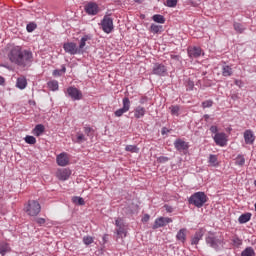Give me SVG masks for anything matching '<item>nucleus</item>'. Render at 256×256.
I'll return each instance as SVG.
<instances>
[{
	"mask_svg": "<svg viewBox=\"0 0 256 256\" xmlns=\"http://www.w3.org/2000/svg\"><path fill=\"white\" fill-rule=\"evenodd\" d=\"M254 185H255V187H256V180L254 181Z\"/></svg>",
	"mask_w": 256,
	"mask_h": 256,
	"instance_id": "774afa93",
	"label": "nucleus"
},
{
	"mask_svg": "<svg viewBox=\"0 0 256 256\" xmlns=\"http://www.w3.org/2000/svg\"><path fill=\"white\" fill-rule=\"evenodd\" d=\"M222 75L223 77H231L233 75V68L229 65L222 66Z\"/></svg>",
	"mask_w": 256,
	"mask_h": 256,
	"instance_id": "a878e982",
	"label": "nucleus"
},
{
	"mask_svg": "<svg viewBox=\"0 0 256 256\" xmlns=\"http://www.w3.org/2000/svg\"><path fill=\"white\" fill-rule=\"evenodd\" d=\"M83 243H84V245H91V243H93V237L85 236L83 238Z\"/></svg>",
	"mask_w": 256,
	"mask_h": 256,
	"instance_id": "a18cd8bd",
	"label": "nucleus"
},
{
	"mask_svg": "<svg viewBox=\"0 0 256 256\" xmlns=\"http://www.w3.org/2000/svg\"><path fill=\"white\" fill-rule=\"evenodd\" d=\"M244 141L246 145H253V143H255V134H253V130L244 131Z\"/></svg>",
	"mask_w": 256,
	"mask_h": 256,
	"instance_id": "f3484780",
	"label": "nucleus"
},
{
	"mask_svg": "<svg viewBox=\"0 0 256 256\" xmlns=\"http://www.w3.org/2000/svg\"><path fill=\"white\" fill-rule=\"evenodd\" d=\"M72 203H74V205H85V200L79 196H73Z\"/></svg>",
	"mask_w": 256,
	"mask_h": 256,
	"instance_id": "473e14b6",
	"label": "nucleus"
},
{
	"mask_svg": "<svg viewBox=\"0 0 256 256\" xmlns=\"http://www.w3.org/2000/svg\"><path fill=\"white\" fill-rule=\"evenodd\" d=\"M241 256H255V250L253 247H247L242 251Z\"/></svg>",
	"mask_w": 256,
	"mask_h": 256,
	"instance_id": "7c9ffc66",
	"label": "nucleus"
},
{
	"mask_svg": "<svg viewBox=\"0 0 256 256\" xmlns=\"http://www.w3.org/2000/svg\"><path fill=\"white\" fill-rule=\"evenodd\" d=\"M207 194L205 192H195L190 196L188 199V203L190 205H194V207H197L198 209H201L203 205L208 201Z\"/></svg>",
	"mask_w": 256,
	"mask_h": 256,
	"instance_id": "f03ea898",
	"label": "nucleus"
},
{
	"mask_svg": "<svg viewBox=\"0 0 256 256\" xmlns=\"http://www.w3.org/2000/svg\"><path fill=\"white\" fill-rule=\"evenodd\" d=\"M170 111L172 115H178L179 114V106H170Z\"/></svg>",
	"mask_w": 256,
	"mask_h": 256,
	"instance_id": "de8ad7c7",
	"label": "nucleus"
},
{
	"mask_svg": "<svg viewBox=\"0 0 256 256\" xmlns=\"http://www.w3.org/2000/svg\"><path fill=\"white\" fill-rule=\"evenodd\" d=\"M167 133H171V130L167 127H163L161 130V135H167Z\"/></svg>",
	"mask_w": 256,
	"mask_h": 256,
	"instance_id": "5fc2aeb1",
	"label": "nucleus"
},
{
	"mask_svg": "<svg viewBox=\"0 0 256 256\" xmlns=\"http://www.w3.org/2000/svg\"><path fill=\"white\" fill-rule=\"evenodd\" d=\"M115 225L116 227L121 228V227H125V220H123V218H117L115 220Z\"/></svg>",
	"mask_w": 256,
	"mask_h": 256,
	"instance_id": "79ce46f5",
	"label": "nucleus"
},
{
	"mask_svg": "<svg viewBox=\"0 0 256 256\" xmlns=\"http://www.w3.org/2000/svg\"><path fill=\"white\" fill-rule=\"evenodd\" d=\"M45 133V126L43 124H37L35 128L33 129V134L36 137H41Z\"/></svg>",
	"mask_w": 256,
	"mask_h": 256,
	"instance_id": "5701e85b",
	"label": "nucleus"
},
{
	"mask_svg": "<svg viewBox=\"0 0 256 256\" xmlns=\"http://www.w3.org/2000/svg\"><path fill=\"white\" fill-rule=\"evenodd\" d=\"M251 217L252 214L250 212L241 214L238 218V223H240V225H244V223H249V221H251Z\"/></svg>",
	"mask_w": 256,
	"mask_h": 256,
	"instance_id": "aec40b11",
	"label": "nucleus"
},
{
	"mask_svg": "<svg viewBox=\"0 0 256 256\" xmlns=\"http://www.w3.org/2000/svg\"><path fill=\"white\" fill-rule=\"evenodd\" d=\"M177 241L185 243L187 241V228H181L176 234Z\"/></svg>",
	"mask_w": 256,
	"mask_h": 256,
	"instance_id": "6ab92c4d",
	"label": "nucleus"
},
{
	"mask_svg": "<svg viewBox=\"0 0 256 256\" xmlns=\"http://www.w3.org/2000/svg\"><path fill=\"white\" fill-rule=\"evenodd\" d=\"M101 27L104 33H112L114 29L113 18H110L108 15H105L101 20Z\"/></svg>",
	"mask_w": 256,
	"mask_h": 256,
	"instance_id": "39448f33",
	"label": "nucleus"
},
{
	"mask_svg": "<svg viewBox=\"0 0 256 256\" xmlns=\"http://www.w3.org/2000/svg\"><path fill=\"white\" fill-rule=\"evenodd\" d=\"M102 241L103 243H107L109 241V235L108 234H104L103 237H102Z\"/></svg>",
	"mask_w": 256,
	"mask_h": 256,
	"instance_id": "13d9d810",
	"label": "nucleus"
},
{
	"mask_svg": "<svg viewBox=\"0 0 256 256\" xmlns=\"http://www.w3.org/2000/svg\"><path fill=\"white\" fill-rule=\"evenodd\" d=\"M204 119H205V121H207L209 119V114H205Z\"/></svg>",
	"mask_w": 256,
	"mask_h": 256,
	"instance_id": "338daca9",
	"label": "nucleus"
},
{
	"mask_svg": "<svg viewBox=\"0 0 256 256\" xmlns=\"http://www.w3.org/2000/svg\"><path fill=\"white\" fill-rule=\"evenodd\" d=\"M149 31L154 35H157L159 33H163V27L161 25L151 24Z\"/></svg>",
	"mask_w": 256,
	"mask_h": 256,
	"instance_id": "393cba45",
	"label": "nucleus"
},
{
	"mask_svg": "<svg viewBox=\"0 0 256 256\" xmlns=\"http://www.w3.org/2000/svg\"><path fill=\"white\" fill-rule=\"evenodd\" d=\"M152 20L155 23L164 24L165 23V16H163L161 14H155V15L152 16Z\"/></svg>",
	"mask_w": 256,
	"mask_h": 256,
	"instance_id": "c756f323",
	"label": "nucleus"
},
{
	"mask_svg": "<svg viewBox=\"0 0 256 256\" xmlns=\"http://www.w3.org/2000/svg\"><path fill=\"white\" fill-rule=\"evenodd\" d=\"M165 5L170 8L177 7V0H166Z\"/></svg>",
	"mask_w": 256,
	"mask_h": 256,
	"instance_id": "37998d69",
	"label": "nucleus"
},
{
	"mask_svg": "<svg viewBox=\"0 0 256 256\" xmlns=\"http://www.w3.org/2000/svg\"><path fill=\"white\" fill-rule=\"evenodd\" d=\"M174 147L176 151L181 153L182 151H187V149H189V144L182 139H176L174 142Z\"/></svg>",
	"mask_w": 256,
	"mask_h": 256,
	"instance_id": "4468645a",
	"label": "nucleus"
},
{
	"mask_svg": "<svg viewBox=\"0 0 256 256\" xmlns=\"http://www.w3.org/2000/svg\"><path fill=\"white\" fill-rule=\"evenodd\" d=\"M84 133L87 135V137L93 136V128L88 125L84 126Z\"/></svg>",
	"mask_w": 256,
	"mask_h": 256,
	"instance_id": "a19ab883",
	"label": "nucleus"
},
{
	"mask_svg": "<svg viewBox=\"0 0 256 256\" xmlns=\"http://www.w3.org/2000/svg\"><path fill=\"white\" fill-rule=\"evenodd\" d=\"M45 222H46L45 218H36V223L38 225H45Z\"/></svg>",
	"mask_w": 256,
	"mask_h": 256,
	"instance_id": "864d4df0",
	"label": "nucleus"
},
{
	"mask_svg": "<svg viewBox=\"0 0 256 256\" xmlns=\"http://www.w3.org/2000/svg\"><path fill=\"white\" fill-rule=\"evenodd\" d=\"M231 99H233V101H237V99H239V96L237 94H232Z\"/></svg>",
	"mask_w": 256,
	"mask_h": 256,
	"instance_id": "0e129e2a",
	"label": "nucleus"
},
{
	"mask_svg": "<svg viewBox=\"0 0 256 256\" xmlns=\"http://www.w3.org/2000/svg\"><path fill=\"white\" fill-rule=\"evenodd\" d=\"M186 87L187 91H193V88L195 87V82H193V80H188Z\"/></svg>",
	"mask_w": 256,
	"mask_h": 256,
	"instance_id": "49530a36",
	"label": "nucleus"
},
{
	"mask_svg": "<svg viewBox=\"0 0 256 256\" xmlns=\"http://www.w3.org/2000/svg\"><path fill=\"white\" fill-rule=\"evenodd\" d=\"M149 219H150L149 214H145L144 217L142 218V222L147 223V221H149Z\"/></svg>",
	"mask_w": 256,
	"mask_h": 256,
	"instance_id": "bf43d9fd",
	"label": "nucleus"
},
{
	"mask_svg": "<svg viewBox=\"0 0 256 256\" xmlns=\"http://www.w3.org/2000/svg\"><path fill=\"white\" fill-rule=\"evenodd\" d=\"M63 49L65 53H69V55H79V50L77 44L74 42H66L63 44Z\"/></svg>",
	"mask_w": 256,
	"mask_h": 256,
	"instance_id": "1a4fd4ad",
	"label": "nucleus"
},
{
	"mask_svg": "<svg viewBox=\"0 0 256 256\" xmlns=\"http://www.w3.org/2000/svg\"><path fill=\"white\" fill-rule=\"evenodd\" d=\"M85 141H87V138H85V135L83 133H77V137H76V143H85Z\"/></svg>",
	"mask_w": 256,
	"mask_h": 256,
	"instance_id": "ea45409f",
	"label": "nucleus"
},
{
	"mask_svg": "<svg viewBox=\"0 0 256 256\" xmlns=\"http://www.w3.org/2000/svg\"><path fill=\"white\" fill-rule=\"evenodd\" d=\"M232 245L234 247H241V245H243V240H241L239 237H234L232 238Z\"/></svg>",
	"mask_w": 256,
	"mask_h": 256,
	"instance_id": "58836bf2",
	"label": "nucleus"
},
{
	"mask_svg": "<svg viewBox=\"0 0 256 256\" xmlns=\"http://www.w3.org/2000/svg\"><path fill=\"white\" fill-rule=\"evenodd\" d=\"M206 243L212 249L219 251V247H221V245H223V240L217 236H208V237H206Z\"/></svg>",
	"mask_w": 256,
	"mask_h": 256,
	"instance_id": "0eeeda50",
	"label": "nucleus"
},
{
	"mask_svg": "<svg viewBox=\"0 0 256 256\" xmlns=\"http://www.w3.org/2000/svg\"><path fill=\"white\" fill-rule=\"evenodd\" d=\"M66 97H70L72 101H81L83 99V93L76 87L70 86L66 90Z\"/></svg>",
	"mask_w": 256,
	"mask_h": 256,
	"instance_id": "20e7f679",
	"label": "nucleus"
},
{
	"mask_svg": "<svg viewBox=\"0 0 256 256\" xmlns=\"http://www.w3.org/2000/svg\"><path fill=\"white\" fill-rule=\"evenodd\" d=\"M84 10L87 15H97V13H99V5H97L95 2H88L84 6Z\"/></svg>",
	"mask_w": 256,
	"mask_h": 256,
	"instance_id": "9b49d317",
	"label": "nucleus"
},
{
	"mask_svg": "<svg viewBox=\"0 0 256 256\" xmlns=\"http://www.w3.org/2000/svg\"><path fill=\"white\" fill-rule=\"evenodd\" d=\"M192 7H199L202 0H188Z\"/></svg>",
	"mask_w": 256,
	"mask_h": 256,
	"instance_id": "603ef678",
	"label": "nucleus"
},
{
	"mask_svg": "<svg viewBox=\"0 0 256 256\" xmlns=\"http://www.w3.org/2000/svg\"><path fill=\"white\" fill-rule=\"evenodd\" d=\"M11 250V248L9 247V244L3 242L0 243V254L5 255L7 253H9V251Z\"/></svg>",
	"mask_w": 256,
	"mask_h": 256,
	"instance_id": "cd10ccee",
	"label": "nucleus"
},
{
	"mask_svg": "<svg viewBox=\"0 0 256 256\" xmlns=\"http://www.w3.org/2000/svg\"><path fill=\"white\" fill-rule=\"evenodd\" d=\"M201 53V47L194 46L188 49V57H190V59H197L201 57Z\"/></svg>",
	"mask_w": 256,
	"mask_h": 256,
	"instance_id": "dca6fc26",
	"label": "nucleus"
},
{
	"mask_svg": "<svg viewBox=\"0 0 256 256\" xmlns=\"http://www.w3.org/2000/svg\"><path fill=\"white\" fill-rule=\"evenodd\" d=\"M203 109H207L209 107H213V100H206L202 102Z\"/></svg>",
	"mask_w": 256,
	"mask_h": 256,
	"instance_id": "c03bdc74",
	"label": "nucleus"
},
{
	"mask_svg": "<svg viewBox=\"0 0 256 256\" xmlns=\"http://www.w3.org/2000/svg\"><path fill=\"white\" fill-rule=\"evenodd\" d=\"M234 29L238 33H243V25L241 23H234Z\"/></svg>",
	"mask_w": 256,
	"mask_h": 256,
	"instance_id": "09e8293b",
	"label": "nucleus"
},
{
	"mask_svg": "<svg viewBox=\"0 0 256 256\" xmlns=\"http://www.w3.org/2000/svg\"><path fill=\"white\" fill-rule=\"evenodd\" d=\"M47 87L50 91H59V82L57 80L49 81Z\"/></svg>",
	"mask_w": 256,
	"mask_h": 256,
	"instance_id": "bb28decb",
	"label": "nucleus"
},
{
	"mask_svg": "<svg viewBox=\"0 0 256 256\" xmlns=\"http://www.w3.org/2000/svg\"><path fill=\"white\" fill-rule=\"evenodd\" d=\"M235 85H237V87H243V81H241V80H235Z\"/></svg>",
	"mask_w": 256,
	"mask_h": 256,
	"instance_id": "052dcab7",
	"label": "nucleus"
},
{
	"mask_svg": "<svg viewBox=\"0 0 256 256\" xmlns=\"http://www.w3.org/2000/svg\"><path fill=\"white\" fill-rule=\"evenodd\" d=\"M152 74L158 77H165L167 75V66L161 63H155L152 68Z\"/></svg>",
	"mask_w": 256,
	"mask_h": 256,
	"instance_id": "6e6552de",
	"label": "nucleus"
},
{
	"mask_svg": "<svg viewBox=\"0 0 256 256\" xmlns=\"http://www.w3.org/2000/svg\"><path fill=\"white\" fill-rule=\"evenodd\" d=\"M147 101V97H142L141 99H140V104L141 105H145V102Z\"/></svg>",
	"mask_w": 256,
	"mask_h": 256,
	"instance_id": "e2e57ef3",
	"label": "nucleus"
},
{
	"mask_svg": "<svg viewBox=\"0 0 256 256\" xmlns=\"http://www.w3.org/2000/svg\"><path fill=\"white\" fill-rule=\"evenodd\" d=\"M169 223H173L172 218H169V217L157 218L154 222L152 229H159L161 227H165L166 225H169Z\"/></svg>",
	"mask_w": 256,
	"mask_h": 256,
	"instance_id": "9d476101",
	"label": "nucleus"
},
{
	"mask_svg": "<svg viewBox=\"0 0 256 256\" xmlns=\"http://www.w3.org/2000/svg\"><path fill=\"white\" fill-rule=\"evenodd\" d=\"M236 165H239V167H243V165H245V157L241 154H239L237 157H236V162H235Z\"/></svg>",
	"mask_w": 256,
	"mask_h": 256,
	"instance_id": "f704fd0d",
	"label": "nucleus"
},
{
	"mask_svg": "<svg viewBox=\"0 0 256 256\" xmlns=\"http://www.w3.org/2000/svg\"><path fill=\"white\" fill-rule=\"evenodd\" d=\"M67 71V68L65 67V65H62V68L59 70V69H56L53 71L52 75L54 77H61V75H63V73H66Z\"/></svg>",
	"mask_w": 256,
	"mask_h": 256,
	"instance_id": "2f4dec72",
	"label": "nucleus"
},
{
	"mask_svg": "<svg viewBox=\"0 0 256 256\" xmlns=\"http://www.w3.org/2000/svg\"><path fill=\"white\" fill-rule=\"evenodd\" d=\"M26 213L30 215V217H37V215L41 213V204H39L37 200H30L26 207Z\"/></svg>",
	"mask_w": 256,
	"mask_h": 256,
	"instance_id": "7ed1b4c3",
	"label": "nucleus"
},
{
	"mask_svg": "<svg viewBox=\"0 0 256 256\" xmlns=\"http://www.w3.org/2000/svg\"><path fill=\"white\" fill-rule=\"evenodd\" d=\"M56 161L60 167H67V165H69V156H67V153L63 152L57 156Z\"/></svg>",
	"mask_w": 256,
	"mask_h": 256,
	"instance_id": "2eb2a0df",
	"label": "nucleus"
},
{
	"mask_svg": "<svg viewBox=\"0 0 256 256\" xmlns=\"http://www.w3.org/2000/svg\"><path fill=\"white\" fill-rule=\"evenodd\" d=\"M203 239V232L198 231L191 239V245H199V241Z\"/></svg>",
	"mask_w": 256,
	"mask_h": 256,
	"instance_id": "b1692460",
	"label": "nucleus"
},
{
	"mask_svg": "<svg viewBox=\"0 0 256 256\" xmlns=\"http://www.w3.org/2000/svg\"><path fill=\"white\" fill-rule=\"evenodd\" d=\"M0 67H4L5 69H8V71H11V69H13L9 64H1Z\"/></svg>",
	"mask_w": 256,
	"mask_h": 256,
	"instance_id": "680f3d73",
	"label": "nucleus"
},
{
	"mask_svg": "<svg viewBox=\"0 0 256 256\" xmlns=\"http://www.w3.org/2000/svg\"><path fill=\"white\" fill-rule=\"evenodd\" d=\"M210 131L211 133H214L215 135H217L219 128H217V126H211Z\"/></svg>",
	"mask_w": 256,
	"mask_h": 256,
	"instance_id": "6e6d98bb",
	"label": "nucleus"
},
{
	"mask_svg": "<svg viewBox=\"0 0 256 256\" xmlns=\"http://www.w3.org/2000/svg\"><path fill=\"white\" fill-rule=\"evenodd\" d=\"M56 177L59 181H67L69 177H71V169L69 168H61L56 172Z\"/></svg>",
	"mask_w": 256,
	"mask_h": 256,
	"instance_id": "f8f14e48",
	"label": "nucleus"
},
{
	"mask_svg": "<svg viewBox=\"0 0 256 256\" xmlns=\"http://www.w3.org/2000/svg\"><path fill=\"white\" fill-rule=\"evenodd\" d=\"M116 233L118 237H127V231L125 230V226L116 229Z\"/></svg>",
	"mask_w": 256,
	"mask_h": 256,
	"instance_id": "e433bc0d",
	"label": "nucleus"
},
{
	"mask_svg": "<svg viewBox=\"0 0 256 256\" xmlns=\"http://www.w3.org/2000/svg\"><path fill=\"white\" fill-rule=\"evenodd\" d=\"M146 110L142 106H137L134 110V117L136 119H141L142 117H145Z\"/></svg>",
	"mask_w": 256,
	"mask_h": 256,
	"instance_id": "4be33fe9",
	"label": "nucleus"
},
{
	"mask_svg": "<svg viewBox=\"0 0 256 256\" xmlns=\"http://www.w3.org/2000/svg\"><path fill=\"white\" fill-rule=\"evenodd\" d=\"M164 208L166 209L167 213H173V207L169 205H164Z\"/></svg>",
	"mask_w": 256,
	"mask_h": 256,
	"instance_id": "4d7b16f0",
	"label": "nucleus"
},
{
	"mask_svg": "<svg viewBox=\"0 0 256 256\" xmlns=\"http://www.w3.org/2000/svg\"><path fill=\"white\" fill-rule=\"evenodd\" d=\"M169 161V157L167 156H160L157 158V163H167Z\"/></svg>",
	"mask_w": 256,
	"mask_h": 256,
	"instance_id": "8fccbe9b",
	"label": "nucleus"
},
{
	"mask_svg": "<svg viewBox=\"0 0 256 256\" xmlns=\"http://www.w3.org/2000/svg\"><path fill=\"white\" fill-rule=\"evenodd\" d=\"M8 59L18 67H31L33 63V52L23 50L21 46H14L8 52Z\"/></svg>",
	"mask_w": 256,
	"mask_h": 256,
	"instance_id": "f257e3e1",
	"label": "nucleus"
},
{
	"mask_svg": "<svg viewBox=\"0 0 256 256\" xmlns=\"http://www.w3.org/2000/svg\"><path fill=\"white\" fill-rule=\"evenodd\" d=\"M125 151L129 153H139V147H137V145H127Z\"/></svg>",
	"mask_w": 256,
	"mask_h": 256,
	"instance_id": "72a5a7b5",
	"label": "nucleus"
},
{
	"mask_svg": "<svg viewBox=\"0 0 256 256\" xmlns=\"http://www.w3.org/2000/svg\"><path fill=\"white\" fill-rule=\"evenodd\" d=\"M170 58L172 59V61H175L176 63H181V56L179 55H170Z\"/></svg>",
	"mask_w": 256,
	"mask_h": 256,
	"instance_id": "3c124183",
	"label": "nucleus"
},
{
	"mask_svg": "<svg viewBox=\"0 0 256 256\" xmlns=\"http://www.w3.org/2000/svg\"><path fill=\"white\" fill-rule=\"evenodd\" d=\"M213 139L219 147H225V145H227V135L223 132L216 133Z\"/></svg>",
	"mask_w": 256,
	"mask_h": 256,
	"instance_id": "ddd939ff",
	"label": "nucleus"
},
{
	"mask_svg": "<svg viewBox=\"0 0 256 256\" xmlns=\"http://www.w3.org/2000/svg\"><path fill=\"white\" fill-rule=\"evenodd\" d=\"M24 141L28 143V145H35V143H37V138H35L34 136L27 135L24 138Z\"/></svg>",
	"mask_w": 256,
	"mask_h": 256,
	"instance_id": "c9c22d12",
	"label": "nucleus"
},
{
	"mask_svg": "<svg viewBox=\"0 0 256 256\" xmlns=\"http://www.w3.org/2000/svg\"><path fill=\"white\" fill-rule=\"evenodd\" d=\"M208 163H210V165L212 167H217V165H219L218 159H217V155L215 154H210L209 155V160Z\"/></svg>",
	"mask_w": 256,
	"mask_h": 256,
	"instance_id": "c85d7f7f",
	"label": "nucleus"
},
{
	"mask_svg": "<svg viewBox=\"0 0 256 256\" xmlns=\"http://www.w3.org/2000/svg\"><path fill=\"white\" fill-rule=\"evenodd\" d=\"M123 107L114 112L115 117H123L124 113H127L131 109V100L129 97H124L122 100Z\"/></svg>",
	"mask_w": 256,
	"mask_h": 256,
	"instance_id": "423d86ee",
	"label": "nucleus"
},
{
	"mask_svg": "<svg viewBox=\"0 0 256 256\" xmlns=\"http://www.w3.org/2000/svg\"><path fill=\"white\" fill-rule=\"evenodd\" d=\"M90 39H91V36L89 35H84L80 39V43L78 47L79 55H83L85 53V46L87 45V41H90Z\"/></svg>",
	"mask_w": 256,
	"mask_h": 256,
	"instance_id": "a211bd4d",
	"label": "nucleus"
},
{
	"mask_svg": "<svg viewBox=\"0 0 256 256\" xmlns=\"http://www.w3.org/2000/svg\"><path fill=\"white\" fill-rule=\"evenodd\" d=\"M16 87L21 90L25 89L27 87V78L25 76L17 78Z\"/></svg>",
	"mask_w": 256,
	"mask_h": 256,
	"instance_id": "412c9836",
	"label": "nucleus"
},
{
	"mask_svg": "<svg viewBox=\"0 0 256 256\" xmlns=\"http://www.w3.org/2000/svg\"><path fill=\"white\" fill-rule=\"evenodd\" d=\"M0 85H5V78L0 77Z\"/></svg>",
	"mask_w": 256,
	"mask_h": 256,
	"instance_id": "69168bd1",
	"label": "nucleus"
},
{
	"mask_svg": "<svg viewBox=\"0 0 256 256\" xmlns=\"http://www.w3.org/2000/svg\"><path fill=\"white\" fill-rule=\"evenodd\" d=\"M36 29H37V24L35 22H30L26 26V31L28 33H33V31H35Z\"/></svg>",
	"mask_w": 256,
	"mask_h": 256,
	"instance_id": "4c0bfd02",
	"label": "nucleus"
}]
</instances>
